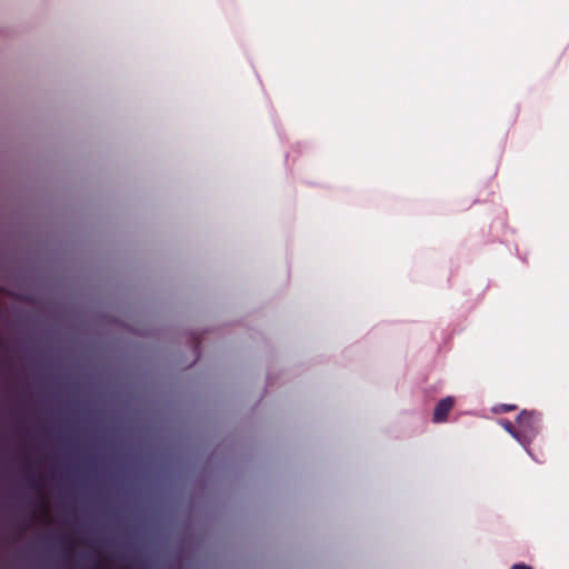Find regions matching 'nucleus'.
Segmentation results:
<instances>
[{
  "label": "nucleus",
  "instance_id": "6e6552de",
  "mask_svg": "<svg viewBox=\"0 0 569 569\" xmlns=\"http://www.w3.org/2000/svg\"><path fill=\"white\" fill-rule=\"evenodd\" d=\"M24 467H26V469H30V468H31V465H30V463H27Z\"/></svg>",
  "mask_w": 569,
  "mask_h": 569
},
{
  "label": "nucleus",
  "instance_id": "f257e3e1",
  "mask_svg": "<svg viewBox=\"0 0 569 569\" xmlns=\"http://www.w3.org/2000/svg\"><path fill=\"white\" fill-rule=\"evenodd\" d=\"M518 442L527 449L540 430L541 417L536 411L522 410L517 417Z\"/></svg>",
  "mask_w": 569,
  "mask_h": 569
},
{
  "label": "nucleus",
  "instance_id": "39448f33",
  "mask_svg": "<svg viewBox=\"0 0 569 569\" xmlns=\"http://www.w3.org/2000/svg\"><path fill=\"white\" fill-rule=\"evenodd\" d=\"M510 569H532V568L525 563H516Z\"/></svg>",
  "mask_w": 569,
  "mask_h": 569
},
{
  "label": "nucleus",
  "instance_id": "7ed1b4c3",
  "mask_svg": "<svg viewBox=\"0 0 569 569\" xmlns=\"http://www.w3.org/2000/svg\"><path fill=\"white\" fill-rule=\"evenodd\" d=\"M501 426L507 432H509L518 441V426L516 427L511 421L505 419L501 421Z\"/></svg>",
  "mask_w": 569,
  "mask_h": 569
},
{
  "label": "nucleus",
  "instance_id": "f03ea898",
  "mask_svg": "<svg viewBox=\"0 0 569 569\" xmlns=\"http://www.w3.org/2000/svg\"><path fill=\"white\" fill-rule=\"evenodd\" d=\"M453 406L455 399L452 397H446L441 399L435 408L432 421L436 423L446 421Z\"/></svg>",
  "mask_w": 569,
  "mask_h": 569
},
{
  "label": "nucleus",
  "instance_id": "423d86ee",
  "mask_svg": "<svg viewBox=\"0 0 569 569\" xmlns=\"http://www.w3.org/2000/svg\"><path fill=\"white\" fill-rule=\"evenodd\" d=\"M39 507L44 511L47 512L48 511V503L46 501L44 498H42L40 501H39Z\"/></svg>",
  "mask_w": 569,
  "mask_h": 569
},
{
  "label": "nucleus",
  "instance_id": "20e7f679",
  "mask_svg": "<svg viewBox=\"0 0 569 569\" xmlns=\"http://www.w3.org/2000/svg\"><path fill=\"white\" fill-rule=\"evenodd\" d=\"M517 409L516 405H500L496 411L497 412H510Z\"/></svg>",
  "mask_w": 569,
  "mask_h": 569
},
{
  "label": "nucleus",
  "instance_id": "0eeeda50",
  "mask_svg": "<svg viewBox=\"0 0 569 569\" xmlns=\"http://www.w3.org/2000/svg\"><path fill=\"white\" fill-rule=\"evenodd\" d=\"M28 480H29V483H30V486H31L32 488H34V489H37V490L39 489V486H38V483H37L36 479H34V477H29V479H28Z\"/></svg>",
  "mask_w": 569,
  "mask_h": 569
}]
</instances>
